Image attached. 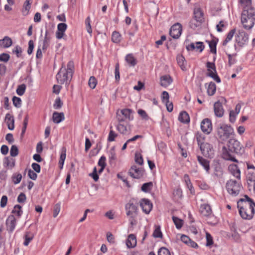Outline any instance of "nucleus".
Returning a JSON list of instances; mask_svg holds the SVG:
<instances>
[{
  "instance_id": "nucleus-58",
  "label": "nucleus",
  "mask_w": 255,
  "mask_h": 255,
  "mask_svg": "<svg viewBox=\"0 0 255 255\" xmlns=\"http://www.w3.org/2000/svg\"><path fill=\"white\" fill-rule=\"evenodd\" d=\"M30 3L28 0H26L24 4L23 9V13L24 15H26L28 13V11L29 10L30 6Z\"/></svg>"
},
{
  "instance_id": "nucleus-22",
  "label": "nucleus",
  "mask_w": 255,
  "mask_h": 255,
  "mask_svg": "<svg viewBox=\"0 0 255 255\" xmlns=\"http://www.w3.org/2000/svg\"><path fill=\"white\" fill-rule=\"evenodd\" d=\"M219 39L218 38L213 37L211 40H206L208 43L210 49V52L212 53L216 54L217 53V44L218 42Z\"/></svg>"
},
{
  "instance_id": "nucleus-48",
  "label": "nucleus",
  "mask_w": 255,
  "mask_h": 255,
  "mask_svg": "<svg viewBox=\"0 0 255 255\" xmlns=\"http://www.w3.org/2000/svg\"><path fill=\"white\" fill-rule=\"evenodd\" d=\"M61 209V203H56L53 208V217L56 218L59 214Z\"/></svg>"
},
{
  "instance_id": "nucleus-62",
  "label": "nucleus",
  "mask_w": 255,
  "mask_h": 255,
  "mask_svg": "<svg viewBox=\"0 0 255 255\" xmlns=\"http://www.w3.org/2000/svg\"><path fill=\"white\" fill-rule=\"evenodd\" d=\"M109 158L110 160V162L111 163L113 162H114L116 159V155L115 152L114 150H111L110 151L109 153Z\"/></svg>"
},
{
  "instance_id": "nucleus-44",
  "label": "nucleus",
  "mask_w": 255,
  "mask_h": 255,
  "mask_svg": "<svg viewBox=\"0 0 255 255\" xmlns=\"http://www.w3.org/2000/svg\"><path fill=\"white\" fill-rule=\"evenodd\" d=\"M172 220L177 229H181L183 226V221L175 216L172 217Z\"/></svg>"
},
{
  "instance_id": "nucleus-8",
  "label": "nucleus",
  "mask_w": 255,
  "mask_h": 255,
  "mask_svg": "<svg viewBox=\"0 0 255 255\" xmlns=\"http://www.w3.org/2000/svg\"><path fill=\"white\" fill-rule=\"evenodd\" d=\"M229 149L237 154L242 155L245 152V148L240 142L235 138H230L228 142Z\"/></svg>"
},
{
  "instance_id": "nucleus-26",
  "label": "nucleus",
  "mask_w": 255,
  "mask_h": 255,
  "mask_svg": "<svg viewBox=\"0 0 255 255\" xmlns=\"http://www.w3.org/2000/svg\"><path fill=\"white\" fill-rule=\"evenodd\" d=\"M121 113L124 116L126 121H132L133 119V111L130 109H124L121 110Z\"/></svg>"
},
{
  "instance_id": "nucleus-14",
  "label": "nucleus",
  "mask_w": 255,
  "mask_h": 255,
  "mask_svg": "<svg viewBox=\"0 0 255 255\" xmlns=\"http://www.w3.org/2000/svg\"><path fill=\"white\" fill-rule=\"evenodd\" d=\"M202 131L206 134H209L212 130V124L209 119H204L201 123Z\"/></svg>"
},
{
  "instance_id": "nucleus-2",
  "label": "nucleus",
  "mask_w": 255,
  "mask_h": 255,
  "mask_svg": "<svg viewBox=\"0 0 255 255\" xmlns=\"http://www.w3.org/2000/svg\"><path fill=\"white\" fill-rule=\"evenodd\" d=\"M74 70V63L72 61L68 62L67 68L63 65L56 76L58 83L60 84L69 83L73 76Z\"/></svg>"
},
{
  "instance_id": "nucleus-36",
  "label": "nucleus",
  "mask_w": 255,
  "mask_h": 255,
  "mask_svg": "<svg viewBox=\"0 0 255 255\" xmlns=\"http://www.w3.org/2000/svg\"><path fill=\"white\" fill-rule=\"evenodd\" d=\"M1 45L4 48L9 47L12 43V40L8 36H5L2 40H0Z\"/></svg>"
},
{
  "instance_id": "nucleus-46",
  "label": "nucleus",
  "mask_w": 255,
  "mask_h": 255,
  "mask_svg": "<svg viewBox=\"0 0 255 255\" xmlns=\"http://www.w3.org/2000/svg\"><path fill=\"white\" fill-rule=\"evenodd\" d=\"M88 84L89 87L92 89H94L96 87L97 84V80L95 77H90L88 81Z\"/></svg>"
},
{
  "instance_id": "nucleus-11",
  "label": "nucleus",
  "mask_w": 255,
  "mask_h": 255,
  "mask_svg": "<svg viewBox=\"0 0 255 255\" xmlns=\"http://www.w3.org/2000/svg\"><path fill=\"white\" fill-rule=\"evenodd\" d=\"M182 31V27L180 23H176L173 24L170 28L169 34L174 39H178L181 35Z\"/></svg>"
},
{
  "instance_id": "nucleus-3",
  "label": "nucleus",
  "mask_w": 255,
  "mask_h": 255,
  "mask_svg": "<svg viewBox=\"0 0 255 255\" xmlns=\"http://www.w3.org/2000/svg\"><path fill=\"white\" fill-rule=\"evenodd\" d=\"M241 23L244 29L251 30L255 24V8L243 9L241 17Z\"/></svg>"
},
{
  "instance_id": "nucleus-32",
  "label": "nucleus",
  "mask_w": 255,
  "mask_h": 255,
  "mask_svg": "<svg viewBox=\"0 0 255 255\" xmlns=\"http://www.w3.org/2000/svg\"><path fill=\"white\" fill-rule=\"evenodd\" d=\"M126 61L129 66L133 67L136 64V60L132 54H128L126 56Z\"/></svg>"
},
{
  "instance_id": "nucleus-59",
  "label": "nucleus",
  "mask_w": 255,
  "mask_h": 255,
  "mask_svg": "<svg viewBox=\"0 0 255 255\" xmlns=\"http://www.w3.org/2000/svg\"><path fill=\"white\" fill-rule=\"evenodd\" d=\"M115 80L117 82H119L120 79L119 65L117 64L115 66Z\"/></svg>"
},
{
  "instance_id": "nucleus-23",
  "label": "nucleus",
  "mask_w": 255,
  "mask_h": 255,
  "mask_svg": "<svg viewBox=\"0 0 255 255\" xmlns=\"http://www.w3.org/2000/svg\"><path fill=\"white\" fill-rule=\"evenodd\" d=\"M222 157L224 159L226 160H230L235 162H238V160L236 159V158L230 152V151L228 150V149L225 147L223 148Z\"/></svg>"
},
{
  "instance_id": "nucleus-30",
  "label": "nucleus",
  "mask_w": 255,
  "mask_h": 255,
  "mask_svg": "<svg viewBox=\"0 0 255 255\" xmlns=\"http://www.w3.org/2000/svg\"><path fill=\"white\" fill-rule=\"evenodd\" d=\"M5 121L6 122L7 128L9 130H13L14 128V119L10 114H6Z\"/></svg>"
},
{
  "instance_id": "nucleus-45",
  "label": "nucleus",
  "mask_w": 255,
  "mask_h": 255,
  "mask_svg": "<svg viewBox=\"0 0 255 255\" xmlns=\"http://www.w3.org/2000/svg\"><path fill=\"white\" fill-rule=\"evenodd\" d=\"M117 129L122 134H126L128 131L127 127L122 124H119L117 125Z\"/></svg>"
},
{
  "instance_id": "nucleus-49",
  "label": "nucleus",
  "mask_w": 255,
  "mask_h": 255,
  "mask_svg": "<svg viewBox=\"0 0 255 255\" xmlns=\"http://www.w3.org/2000/svg\"><path fill=\"white\" fill-rule=\"evenodd\" d=\"M152 236L155 238H161L162 237V234L159 227H156Z\"/></svg>"
},
{
  "instance_id": "nucleus-10",
  "label": "nucleus",
  "mask_w": 255,
  "mask_h": 255,
  "mask_svg": "<svg viewBox=\"0 0 255 255\" xmlns=\"http://www.w3.org/2000/svg\"><path fill=\"white\" fill-rule=\"evenodd\" d=\"M127 215H137L138 204L130 200L125 206Z\"/></svg>"
},
{
  "instance_id": "nucleus-28",
  "label": "nucleus",
  "mask_w": 255,
  "mask_h": 255,
  "mask_svg": "<svg viewBox=\"0 0 255 255\" xmlns=\"http://www.w3.org/2000/svg\"><path fill=\"white\" fill-rule=\"evenodd\" d=\"M172 82V79L169 75H163L160 77V85L164 87H167Z\"/></svg>"
},
{
  "instance_id": "nucleus-21",
  "label": "nucleus",
  "mask_w": 255,
  "mask_h": 255,
  "mask_svg": "<svg viewBox=\"0 0 255 255\" xmlns=\"http://www.w3.org/2000/svg\"><path fill=\"white\" fill-rule=\"evenodd\" d=\"M194 15L195 20L202 23L204 20V14L201 9L199 7H195L194 9Z\"/></svg>"
},
{
  "instance_id": "nucleus-37",
  "label": "nucleus",
  "mask_w": 255,
  "mask_h": 255,
  "mask_svg": "<svg viewBox=\"0 0 255 255\" xmlns=\"http://www.w3.org/2000/svg\"><path fill=\"white\" fill-rule=\"evenodd\" d=\"M66 149L65 147H63L62 149V152L60 154V159L59 161V164L61 169L63 168L64 161L66 158Z\"/></svg>"
},
{
  "instance_id": "nucleus-9",
  "label": "nucleus",
  "mask_w": 255,
  "mask_h": 255,
  "mask_svg": "<svg viewBox=\"0 0 255 255\" xmlns=\"http://www.w3.org/2000/svg\"><path fill=\"white\" fill-rule=\"evenodd\" d=\"M208 73L207 75L212 78L217 83L221 82V79L217 75L215 64L214 62H207L206 63Z\"/></svg>"
},
{
  "instance_id": "nucleus-43",
  "label": "nucleus",
  "mask_w": 255,
  "mask_h": 255,
  "mask_svg": "<svg viewBox=\"0 0 255 255\" xmlns=\"http://www.w3.org/2000/svg\"><path fill=\"white\" fill-rule=\"evenodd\" d=\"M240 2L243 5V9L254 8L252 6V0H240Z\"/></svg>"
},
{
  "instance_id": "nucleus-42",
  "label": "nucleus",
  "mask_w": 255,
  "mask_h": 255,
  "mask_svg": "<svg viewBox=\"0 0 255 255\" xmlns=\"http://www.w3.org/2000/svg\"><path fill=\"white\" fill-rule=\"evenodd\" d=\"M153 184L151 182L144 183L141 186V190L144 192H149L152 187Z\"/></svg>"
},
{
  "instance_id": "nucleus-57",
  "label": "nucleus",
  "mask_w": 255,
  "mask_h": 255,
  "mask_svg": "<svg viewBox=\"0 0 255 255\" xmlns=\"http://www.w3.org/2000/svg\"><path fill=\"white\" fill-rule=\"evenodd\" d=\"M63 103L59 98L55 99L53 104V107L55 109L58 110L61 108Z\"/></svg>"
},
{
  "instance_id": "nucleus-1",
  "label": "nucleus",
  "mask_w": 255,
  "mask_h": 255,
  "mask_svg": "<svg viewBox=\"0 0 255 255\" xmlns=\"http://www.w3.org/2000/svg\"><path fill=\"white\" fill-rule=\"evenodd\" d=\"M241 217L245 220H251L255 214V203L247 195L241 199L237 203Z\"/></svg>"
},
{
  "instance_id": "nucleus-34",
  "label": "nucleus",
  "mask_w": 255,
  "mask_h": 255,
  "mask_svg": "<svg viewBox=\"0 0 255 255\" xmlns=\"http://www.w3.org/2000/svg\"><path fill=\"white\" fill-rule=\"evenodd\" d=\"M236 29L234 28L231 30L227 34L226 39L223 41V46H226L228 43L230 41L233 37L235 33H236Z\"/></svg>"
},
{
  "instance_id": "nucleus-24",
  "label": "nucleus",
  "mask_w": 255,
  "mask_h": 255,
  "mask_svg": "<svg viewBox=\"0 0 255 255\" xmlns=\"http://www.w3.org/2000/svg\"><path fill=\"white\" fill-rule=\"evenodd\" d=\"M229 170L231 173L238 179L241 178V172L236 164H231L229 166Z\"/></svg>"
},
{
  "instance_id": "nucleus-61",
  "label": "nucleus",
  "mask_w": 255,
  "mask_h": 255,
  "mask_svg": "<svg viewBox=\"0 0 255 255\" xmlns=\"http://www.w3.org/2000/svg\"><path fill=\"white\" fill-rule=\"evenodd\" d=\"M169 96L166 91H163L161 96V99L163 103H169Z\"/></svg>"
},
{
  "instance_id": "nucleus-13",
  "label": "nucleus",
  "mask_w": 255,
  "mask_h": 255,
  "mask_svg": "<svg viewBox=\"0 0 255 255\" xmlns=\"http://www.w3.org/2000/svg\"><path fill=\"white\" fill-rule=\"evenodd\" d=\"M128 174L133 178L139 179L143 175V170L141 168L133 165L129 169Z\"/></svg>"
},
{
  "instance_id": "nucleus-4",
  "label": "nucleus",
  "mask_w": 255,
  "mask_h": 255,
  "mask_svg": "<svg viewBox=\"0 0 255 255\" xmlns=\"http://www.w3.org/2000/svg\"><path fill=\"white\" fill-rule=\"evenodd\" d=\"M196 139L203 155L210 158L213 157L214 150L212 145L207 142H204L203 141L204 138L201 134H197Z\"/></svg>"
},
{
  "instance_id": "nucleus-25",
  "label": "nucleus",
  "mask_w": 255,
  "mask_h": 255,
  "mask_svg": "<svg viewBox=\"0 0 255 255\" xmlns=\"http://www.w3.org/2000/svg\"><path fill=\"white\" fill-rule=\"evenodd\" d=\"M136 238L134 235L130 234L127 240L126 245L128 248H134L136 245Z\"/></svg>"
},
{
  "instance_id": "nucleus-51",
  "label": "nucleus",
  "mask_w": 255,
  "mask_h": 255,
  "mask_svg": "<svg viewBox=\"0 0 255 255\" xmlns=\"http://www.w3.org/2000/svg\"><path fill=\"white\" fill-rule=\"evenodd\" d=\"M158 255H171V254L168 249L165 247H162L158 250Z\"/></svg>"
},
{
  "instance_id": "nucleus-56",
  "label": "nucleus",
  "mask_w": 255,
  "mask_h": 255,
  "mask_svg": "<svg viewBox=\"0 0 255 255\" xmlns=\"http://www.w3.org/2000/svg\"><path fill=\"white\" fill-rule=\"evenodd\" d=\"M118 136V134L113 130H111L109 133L108 137V140L109 142H112L115 140V138Z\"/></svg>"
},
{
  "instance_id": "nucleus-5",
  "label": "nucleus",
  "mask_w": 255,
  "mask_h": 255,
  "mask_svg": "<svg viewBox=\"0 0 255 255\" xmlns=\"http://www.w3.org/2000/svg\"><path fill=\"white\" fill-rule=\"evenodd\" d=\"M217 133L220 140L225 141L234 133V129L227 124H220L217 128Z\"/></svg>"
},
{
  "instance_id": "nucleus-52",
  "label": "nucleus",
  "mask_w": 255,
  "mask_h": 255,
  "mask_svg": "<svg viewBox=\"0 0 255 255\" xmlns=\"http://www.w3.org/2000/svg\"><path fill=\"white\" fill-rule=\"evenodd\" d=\"M206 246L207 247H210L213 244V238L212 236L209 233L207 232L206 233Z\"/></svg>"
},
{
  "instance_id": "nucleus-50",
  "label": "nucleus",
  "mask_w": 255,
  "mask_h": 255,
  "mask_svg": "<svg viewBox=\"0 0 255 255\" xmlns=\"http://www.w3.org/2000/svg\"><path fill=\"white\" fill-rule=\"evenodd\" d=\"M128 217V221L131 226H133L137 224V215H127Z\"/></svg>"
},
{
  "instance_id": "nucleus-31",
  "label": "nucleus",
  "mask_w": 255,
  "mask_h": 255,
  "mask_svg": "<svg viewBox=\"0 0 255 255\" xmlns=\"http://www.w3.org/2000/svg\"><path fill=\"white\" fill-rule=\"evenodd\" d=\"M179 121L183 124H188L190 122V117L185 111L181 112L178 117Z\"/></svg>"
},
{
  "instance_id": "nucleus-15",
  "label": "nucleus",
  "mask_w": 255,
  "mask_h": 255,
  "mask_svg": "<svg viewBox=\"0 0 255 255\" xmlns=\"http://www.w3.org/2000/svg\"><path fill=\"white\" fill-rule=\"evenodd\" d=\"M140 206L145 214H149L152 208V204L147 199H142L140 202Z\"/></svg>"
},
{
  "instance_id": "nucleus-6",
  "label": "nucleus",
  "mask_w": 255,
  "mask_h": 255,
  "mask_svg": "<svg viewBox=\"0 0 255 255\" xmlns=\"http://www.w3.org/2000/svg\"><path fill=\"white\" fill-rule=\"evenodd\" d=\"M249 42V35L244 30H239L235 36V44L234 47L236 50L239 49L247 45Z\"/></svg>"
},
{
  "instance_id": "nucleus-29",
  "label": "nucleus",
  "mask_w": 255,
  "mask_h": 255,
  "mask_svg": "<svg viewBox=\"0 0 255 255\" xmlns=\"http://www.w3.org/2000/svg\"><path fill=\"white\" fill-rule=\"evenodd\" d=\"M176 60L178 65L182 70L186 71L187 70V62L184 57L182 55H178L177 56Z\"/></svg>"
},
{
  "instance_id": "nucleus-19",
  "label": "nucleus",
  "mask_w": 255,
  "mask_h": 255,
  "mask_svg": "<svg viewBox=\"0 0 255 255\" xmlns=\"http://www.w3.org/2000/svg\"><path fill=\"white\" fill-rule=\"evenodd\" d=\"M199 163L204 168L206 173H209L210 170V161L200 155L197 156Z\"/></svg>"
},
{
  "instance_id": "nucleus-64",
  "label": "nucleus",
  "mask_w": 255,
  "mask_h": 255,
  "mask_svg": "<svg viewBox=\"0 0 255 255\" xmlns=\"http://www.w3.org/2000/svg\"><path fill=\"white\" fill-rule=\"evenodd\" d=\"M10 58L9 54L5 53H3L0 54V61L4 62H7Z\"/></svg>"
},
{
  "instance_id": "nucleus-41",
  "label": "nucleus",
  "mask_w": 255,
  "mask_h": 255,
  "mask_svg": "<svg viewBox=\"0 0 255 255\" xmlns=\"http://www.w3.org/2000/svg\"><path fill=\"white\" fill-rule=\"evenodd\" d=\"M22 179V175L20 173H14L11 179L14 184H17L21 181Z\"/></svg>"
},
{
  "instance_id": "nucleus-27",
  "label": "nucleus",
  "mask_w": 255,
  "mask_h": 255,
  "mask_svg": "<svg viewBox=\"0 0 255 255\" xmlns=\"http://www.w3.org/2000/svg\"><path fill=\"white\" fill-rule=\"evenodd\" d=\"M65 119L64 114L63 113H58L54 112L53 113L52 120L53 123L55 124H59Z\"/></svg>"
},
{
  "instance_id": "nucleus-38",
  "label": "nucleus",
  "mask_w": 255,
  "mask_h": 255,
  "mask_svg": "<svg viewBox=\"0 0 255 255\" xmlns=\"http://www.w3.org/2000/svg\"><path fill=\"white\" fill-rule=\"evenodd\" d=\"M216 91V84L214 82H210L207 88V93L209 96L213 95Z\"/></svg>"
},
{
  "instance_id": "nucleus-33",
  "label": "nucleus",
  "mask_w": 255,
  "mask_h": 255,
  "mask_svg": "<svg viewBox=\"0 0 255 255\" xmlns=\"http://www.w3.org/2000/svg\"><path fill=\"white\" fill-rule=\"evenodd\" d=\"M34 237V234L33 233L30 231L26 232L24 237V241L23 242V245L25 246H28L31 241L33 239Z\"/></svg>"
},
{
  "instance_id": "nucleus-39",
  "label": "nucleus",
  "mask_w": 255,
  "mask_h": 255,
  "mask_svg": "<svg viewBox=\"0 0 255 255\" xmlns=\"http://www.w3.org/2000/svg\"><path fill=\"white\" fill-rule=\"evenodd\" d=\"M21 208V206L19 205H15L12 211V213L17 216L18 217H20L23 213Z\"/></svg>"
},
{
  "instance_id": "nucleus-35",
  "label": "nucleus",
  "mask_w": 255,
  "mask_h": 255,
  "mask_svg": "<svg viewBox=\"0 0 255 255\" xmlns=\"http://www.w3.org/2000/svg\"><path fill=\"white\" fill-rule=\"evenodd\" d=\"M122 40V35L117 31H114L112 34V41L115 43H119Z\"/></svg>"
},
{
  "instance_id": "nucleus-12",
  "label": "nucleus",
  "mask_w": 255,
  "mask_h": 255,
  "mask_svg": "<svg viewBox=\"0 0 255 255\" xmlns=\"http://www.w3.org/2000/svg\"><path fill=\"white\" fill-rule=\"evenodd\" d=\"M205 46L202 42H192L186 46V49L188 51L195 50L201 53L204 49Z\"/></svg>"
},
{
  "instance_id": "nucleus-20",
  "label": "nucleus",
  "mask_w": 255,
  "mask_h": 255,
  "mask_svg": "<svg viewBox=\"0 0 255 255\" xmlns=\"http://www.w3.org/2000/svg\"><path fill=\"white\" fill-rule=\"evenodd\" d=\"M200 212L204 216H209L212 211L210 206L207 204H201L200 207Z\"/></svg>"
},
{
  "instance_id": "nucleus-60",
  "label": "nucleus",
  "mask_w": 255,
  "mask_h": 255,
  "mask_svg": "<svg viewBox=\"0 0 255 255\" xmlns=\"http://www.w3.org/2000/svg\"><path fill=\"white\" fill-rule=\"evenodd\" d=\"M238 114L235 113L233 110H232L230 112L229 114V121L231 123H234L236 119V117Z\"/></svg>"
},
{
  "instance_id": "nucleus-17",
  "label": "nucleus",
  "mask_w": 255,
  "mask_h": 255,
  "mask_svg": "<svg viewBox=\"0 0 255 255\" xmlns=\"http://www.w3.org/2000/svg\"><path fill=\"white\" fill-rule=\"evenodd\" d=\"M214 111L215 116L218 118H221L224 116V109L222 104L219 101L215 103L214 105Z\"/></svg>"
},
{
  "instance_id": "nucleus-16",
  "label": "nucleus",
  "mask_w": 255,
  "mask_h": 255,
  "mask_svg": "<svg viewBox=\"0 0 255 255\" xmlns=\"http://www.w3.org/2000/svg\"><path fill=\"white\" fill-rule=\"evenodd\" d=\"M16 224V219L14 215L9 216L6 220V226L7 230L9 233L14 231Z\"/></svg>"
},
{
  "instance_id": "nucleus-18",
  "label": "nucleus",
  "mask_w": 255,
  "mask_h": 255,
  "mask_svg": "<svg viewBox=\"0 0 255 255\" xmlns=\"http://www.w3.org/2000/svg\"><path fill=\"white\" fill-rule=\"evenodd\" d=\"M67 28V25L65 23H60L57 25V30L56 32V37L58 39H61L63 38L65 32Z\"/></svg>"
},
{
  "instance_id": "nucleus-53",
  "label": "nucleus",
  "mask_w": 255,
  "mask_h": 255,
  "mask_svg": "<svg viewBox=\"0 0 255 255\" xmlns=\"http://www.w3.org/2000/svg\"><path fill=\"white\" fill-rule=\"evenodd\" d=\"M223 174V170L220 165H217L214 169V175L218 177H220Z\"/></svg>"
},
{
  "instance_id": "nucleus-47",
  "label": "nucleus",
  "mask_w": 255,
  "mask_h": 255,
  "mask_svg": "<svg viewBox=\"0 0 255 255\" xmlns=\"http://www.w3.org/2000/svg\"><path fill=\"white\" fill-rule=\"evenodd\" d=\"M26 89V86L25 84H21L20 85L18 86L16 89V93L19 96H22L24 93H25Z\"/></svg>"
},
{
  "instance_id": "nucleus-54",
  "label": "nucleus",
  "mask_w": 255,
  "mask_h": 255,
  "mask_svg": "<svg viewBox=\"0 0 255 255\" xmlns=\"http://www.w3.org/2000/svg\"><path fill=\"white\" fill-rule=\"evenodd\" d=\"M12 102L13 105L16 108H19L21 105V100L19 97L16 96L13 97Z\"/></svg>"
},
{
  "instance_id": "nucleus-40",
  "label": "nucleus",
  "mask_w": 255,
  "mask_h": 255,
  "mask_svg": "<svg viewBox=\"0 0 255 255\" xmlns=\"http://www.w3.org/2000/svg\"><path fill=\"white\" fill-rule=\"evenodd\" d=\"M50 37L48 36V31H45L44 38L43 42L42 49H46L49 45Z\"/></svg>"
},
{
  "instance_id": "nucleus-63",
  "label": "nucleus",
  "mask_w": 255,
  "mask_h": 255,
  "mask_svg": "<svg viewBox=\"0 0 255 255\" xmlns=\"http://www.w3.org/2000/svg\"><path fill=\"white\" fill-rule=\"evenodd\" d=\"M135 161L136 163L140 165H142L143 163V160L142 156L140 154H135Z\"/></svg>"
},
{
  "instance_id": "nucleus-55",
  "label": "nucleus",
  "mask_w": 255,
  "mask_h": 255,
  "mask_svg": "<svg viewBox=\"0 0 255 255\" xmlns=\"http://www.w3.org/2000/svg\"><path fill=\"white\" fill-rule=\"evenodd\" d=\"M10 155L12 157L17 156L18 154V149L17 147L15 145H12L10 150Z\"/></svg>"
},
{
  "instance_id": "nucleus-7",
  "label": "nucleus",
  "mask_w": 255,
  "mask_h": 255,
  "mask_svg": "<svg viewBox=\"0 0 255 255\" xmlns=\"http://www.w3.org/2000/svg\"><path fill=\"white\" fill-rule=\"evenodd\" d=\"M226 188L230 195L236 196L239 194L242 185L239 182L231 179L227 182Z\"/></svg>"
}]
</instances>
